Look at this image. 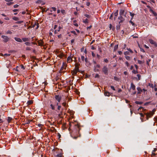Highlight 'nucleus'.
<instances>
[{"instance_id":"obj_29","label":"nucleus","mask_w":157,"mask_h":157,"mask_svg":"<svg viewBox=\"0 0 157 157\" xmlns=\"http://www.w3.org/2000/svg\"><path fill=\"white\" fill-rule=\"evenodd\" d=\"M125 57L126 59L128 60H130L131 59V57H130L128 56H125Z\"/></svg>"},{"instance_id":"obj_7","label":"nucleus","mask_w":157,"mask_h":157,"mask_svg":"<svg viewBox=\"0 0 157 157\" xmlns=\"http://www.w3.org/2000/svg\"><path fill=\"white\" fill-rule=\"evenodd\" d=\"M55 98V99L58 102H60L62 98L61 96H59V95H56Z\"/></svg>"},{"instance_id":"obj_19","label":"nucleus","mask_w":157,"mask_h":157,"mask_svg":"<svg viewBox=\"0 0 157 157\" xmlns=\"http://www.w3.org/2000/svg\"><path fill=\"white\" fill-rule=\"evenodd\" d=\"M104 95L105 96L109 97L110 96V93L107 91H105L104 92Z\"/></svg>"},{"instance_id":"obj_21","label":"nucleus","mask_w":157,"mask_h":157,"mask_svg":"<svg viewBox=\"0 0 157 157\" xmlns=\"http://www.w3.org/2000/svg\"><path fill=\"white\" fill-rule=\"evenodd\" d=\"M137 76L138 78H136V80L137 81H138L141 79V75L140 74H137Z\"/></svg>"},{"instance_id":"obj_2","label":"nucleus","mask_w":157,"mask_h":157,"mask_svg":"<svg viewBox=\"0 0 157 157\" xmlns=\"http://www.w3.org/2000/svg\"><path fill=\"white\" fill-rule=\"evenodd\" d=\"M155 112V110L153 109L151 112H150V113H145L144 114L146 115L147 119L148 120L149 118L151 117L154 114Z\"/></svg>"},{"instance_id":"obj_32","label":"nucleus","mask_w":157,"mask_h":157,"mask_svg":"<svg viewBox=\"0 0 157 157\" xmlns=\"http://www.w3.org/2000/svg\"><path fill=\"white\" fill-rule=\"evenodd\" d=\"M130 15L132 17L131 19V20H132V19H133V17L134 15H135V14L133 13H132L131 12H130Z\"/></svg>"},{"instance_id":"obj_33","label":"nucleus","mask_w":157,"mask_h":157,"mask_svg":"<svg viewBox=\"0 0 157 157\" xmlns=\"http://www.w3.org/2000/svg\"><path fill=\"white\" fill-rule=\"evenodd\" d=\"M25 44L27 46H30L31 45L30 43L28 42H26L25 43Z\"/></svg>"},{"instance_id":"obj_55","label":"nucleus","mask_w":157,"mask_h":157,"mask_svg":"<svg viewBox=\"0 0 157 157\" xmlns=\"http://www.w3.org/2000/svg\"><path fill=\"white\" fill-rule=\"evenodd\" d=\"M26 50H31V48L29 47H27L26 48Z\"/></svg>"},{"instance_id":"obj_51","label":"nucleus","mask_w":157,"mask_h":157,"mask_svg":"<svg viewBox=\"0 0 157 157\" xmlns=\"http://www.w3.org/2000/svg\"><path fill=\"white\" fill-rule=\"evenodd\" d=\"M104 61L106 63H107L108 62V60L107 59H104Z\"/></svg>"},{"instance_id":"obj_38","label":"nucleus","mask_w":157,"mask_h":157,"mask_svg":"<svg viewBox=\"0 0 157 157\" xmlns=\"http://www.w3.org/2000/svg\"><path fill=\"white\" fill-rule=\"evenodd\" d=\"M84 16L86 17H87L88 18H89L90 17V16L89 15H88V14H84Z\"/></svg>"},{"instance_id":"obj_62","label":"nucleus","mask_w":157,"mask_h":157,"mask_svg":"<svg viewBox=\"0 0 157 157\" xmlns=\"http://www.w3.org/2000/svg\"><path fill=\"white\" fill-rule=\"evenodd\" d=\"M62 105H63V106H65V107H66V103L65 102H63V103H62Z\"/></svg>"},{"instance_id":"obj_50","label":"nucleus","mask_w":157,"mask_h":157,"mask_svg":"<svg viewBox=\"0 0 157 157\" xmlns=\"http://www.w3.org/2000/svg\"><path fill=\"white\" fill-rule=\"evenodd\" d=\"M19 5L17 4H15L13 6V7L14 8H16L18 7Z\"/></svg>"},{"instance_id":"obj_16","label":"nucleus","mask_w":157,"mask_h":157,"mask_svg":"<svg viewBox=\"0 0 157 157\" xmlns=\"http://www.w3.org/2000/svg\"><path fill=\"white\" fill-rule=\"evenodd\" d=\"M14 39L16 41L18 42H20V43H21L22 42V40L19 38L15 37Z\"/></svg>"},{"instance_id":"obj_37","label":"nucleus","mask_w":157,"mask_h":157,"mask_svg":"<svg viewBox=\"0 0 157 157\" xmlns=\"http://www.w3.org/2000/svg\"><path fill=\"white\" fill-rule=\"evenodd\" d=\"M13 2H9L7 3V5L8 6H10L11 5L13 4Z\"/></svg>"},{"instance_id":"obj_43","label":"nucleus","mask_w":157,"mask_h":157,"mask_svg":"<svg viewBox=\"0 0 157 157\" xmlns=\"http://www.w3.org/2000/svg\"><path fill=\"white\" fill-rule=\"evenodd\" d=\"M71 33H73L74 35H76L77 34L76 32L75 31H71Z\"/></svg>"},{"instance_id":"obj_15","label":"nucleus","mask_w":157,"mask_h":157,"mask_svg":"<svg viewBox=\"0 0 157 157\" xmlns=\"http://www.w3.org/2000/svg\"><path fill=\"white\" fill-rule=\"evenodd\" d=\"M125 11L124 10L121 9L120 10L119 14L120 16H122L124 13Z\"/></svg>"},{"instance_id":"obj_12","label":"nucleus","mask_w":157,"mask_h":157,"mask_svg":"<svg viewBox=\"0 0 157 157\" xmlns=\"http://www.w3.org/2000/svg\"><path fill=\"white\" fill-rule=\"evenodd\" d=\"M137 89L138 91L137 93V94H140L143 92V90L140 87H137Z\"/></svg>"},{"instance_id":"obj_28","label":"nucleus","mask_w":157,"mask_h":157,"mask_svg":"<svg viewBox=\"0 0 157 157\" xmlns=\"http://www.w3.org/2000/svg\"><path fill=\"white\" fill-rule=\"evenodd\" d=\"M83 22L84 23H85V24H87V23H88L89 22H88V20L87 19H86L85 20H83Z\"/></svg>"},{"instance_id":"obj_41","label":"nucleus","mask_w":157,"mask_h":157,"mask_svg":"<svg viewBox=\"0 0 157 157\" xmlns=\"http://www.w3.org/2000/svg\"><path fill=\"white\" fill-rule=\"evenodd\" d=\"M140 51L143 52H145V51L142 48L140 47Z\"/></svg>"},{"instance_id":"obj_44","label":"nucleus","mask_w":157,"mask_h":157,"mask_svg":"<svg viewBox=\"0 0 157 157\" xmlns=\"http://www.w3.org/2000/svg\"><path fill=\"white\" fill-rule=\"evenodd\" d=\"M61 106L60 105H58V107H57V110H60V109L61 108Z\"/></svg>"},{"instance_id":"obj_25","label":"nucleus","mask_w":157,"mask_h":157,"mask_svg":"<svg viewBox=\"0 0 157 157\" xmlns=\"http://www.w3.org/2000/svg\"><path fill=\"white\" fill-rule=\"evenodd\" d=\"M118 44L115 45V46L114 47V51H116L118 49Z\"/></svg>"},{"instance_id":"obj_57","label":"nucleus","mask_w":157,"mask_h":157,"mask_svg":"<svg viewBox=\"0 0 157 157\" xmlns=\"http://www.w3.org/2000/svg\"><path fill=\"white\" fill-rule=\"evenodd\" d=\"M99 75L98 74H96L95 76V78H99Z\"/></svg>"},{"instance_id":"obj_10","label":"nucleus","mask_w":157,"mask_h":157,"mask_svg":"<svg viewBox=\"0 0 157 157\" xmlns=\"http://www.w3.org/2000/svg\"><path fill=\"white\" fill-rule=\"evenodd\" d=\"M71 73L73 75H76L77 72L80 71L79 70V69H73V70H71Z\"/></svg>"},{"instance_id":"obj_6","label":"nucleus","mask_w":157,"mask_h":157,"mask_svg":"<svg viewBox=\"0 0 157 157\" xmlns=\"http://www.w3.org/2000/svg\"><path fill=\"white\" fill-rule=\"evenodd\" d=\"M59 105V103L58 102L56 103V105H54L52 104H51L50 105V107L52 109V110H55L57 111V110L56 109V106H58Z\"/></svg>"},{"instance_id":"obj_40","label":"nucleus","mask_w":157,"mask_h":157,"mask_svg":"<svg viewBox=\"0 0 157 157\" xmlns=\"http://www.w3.org/2000/svg\"><path fill=\"white\" fill-rule=\"evenodd\" d=\"M116 29L117 30H119L120 29V27L117 25L116 26Z\"/></svg>"},{"instance_id":"obj_20","label":"nucleus","mask_w":157,"mask_h":157,"mask_svg":"<svg viewBox=\"0 0 157 157\" xmlns=\"http://www.w3.org/2000/svg\"><path fill=\"white\" fill-rule=\"evenodd\" d=\"M22 39L24 42L29 41V39L28 38H23Z\"/></svg>"},{"instance_id":"obj_5","label":"nucleus","mask_w":157,"mask_h":157,"mask_svg":"<svg viewBox=\"0 0 157 157\" xmlns=\"http://www.w3.org/2000/svg\"><path fill=\"white\" fill-rule=\"evenodd\" d=\"M74 57V55L71 54L69 56H68L67 59V62L68 63H70L72 61H73V59H72V58Z\"/></svg>"},{"instance_id":"obj_60","label":"nucleus","mask_w":157,"mask_h":157,"mask_svg":"<svg viewBox=\"0 0 157 157\" xmlns=\"http://www.w3.org/2000/svg\"><path fill=\"white\" fill-rule=\"evenodd\" d=\"M12 67V66H11L9 64L8 65V66H7V68H11Z\"/></svg>"},{"instance_id":"obj_46","label":"nucleus","mask_w":157,"mask_h":157,"mask_svg":"<svg viewBox=\"0 0 157 157\" xmlns=\"http://www.w3.org/2000/svg\"><path fill=\"white\" fill-rule=\"evenodd\" d=\"M97 56L98 60H99V59L101 57V56L98 54L97 55Z\"/></svg>"},{"instance_id":"obj_64","label":"nucleus","mask_w":157,"mask_h":157,"mask_svg":"<svg viewBox=\"0 0 157 157\" xmlns=\"http://www.w3.org/2000/svg\"><path fill=\"white\" fill-rule=\"evenodd\" d=\"M21 69H24V66L23 65H21L20 66Z\"/></svg>"},{"instance_id":"obj_53","label":"nucleus","mask_w":157,"mask_h":157,"mask_svg":"<svg viewBox=\"0 0 157 157\" xmlns=\"http://www.w3.org/2000/svg\"><path fill=\"white\" fill-rule=\"evenodd\" d=\"M51 8L54 11H56V9L55 7H52Z\"/></svg>"},{"instance_id":"obj_17","label":"nucleus","mask_w":157,"mask_h":157,"mask_svg":"<svg viewBox=\"0 0 157 157\" xmlns=\"http://www.w3.org/2000/svg\"><path fill=\"white\" fill-rule=\"evenodd\" d=\"M38 43L39 45L42 46L43 45L44 42L42 40H40V41H39L38 42Z\"/></svg>"},{"instance_id":"obj_14","label":"nucleus","mask_w":157,"mask_h":157,"mask_svg":"<svg viewBox=\"0 0 157 157\" xmlns=\"http://www.w3.org/2000/svg\"><path fill=\"white\" fill-rule=\"evenodd\" d=\"M130 89H132L134 90H135L136 86L132 82L131 83Z\"/></svg>"},{"instance_id":"obj_13","label":"nucleus","mask_w":157,"mask_h":157,"mask_svg":"<svg viewBox=\"0 0 157 157\" xmlns=\"http://www.w3.org/2000/svg\"><path fill=\"white\" fill-rule=\"evenodd\" d=\"M118 10H117L115 12L113 13L114 15V20H115L117 16L118 15Z\"/></svg>"},{"instance_id":"obj_9","label":"nucleus","mask_w":157,"mask_h":157,"mask_svg":"<svg viewBox=\"0 0 157 157\" xmlns=\"http://www.w3.org/2000/svg\"><path fill=\"white\" fill-rule=\"evenodd\" d=\"M149 41L151 44L154 45L155 47H157V44L156 42L152 39L149 40Z\"/></svg>"},{"instance_id":"obj_11","label":"nucleus","mask_w":157,"mask_h":157,"mask_svg":"<svg viewBox=\"0 0 157 157\" xmlns=\"http://www.w3.org/2000/svg\"><path fill=\"white\" fill-rule=\"evenodd\" d=\"M118 20H120V21H119V23H123L125 20L124 18L122 16H119L118 17Z\"/></svg>"},{"instance_id":"obj_54","label":"nucleus","mask_w":157,"mask_h":157,"mask_svg":"<svg viewBox=\"0 0 157 157\" xmlns=\"http://www.w3.org/2000/svg\"><path fill=\"white\" fill-rule=\"evenodd\" d=\"M36 25L37 26V27H36V29H37L39 27V24L38 23H37L36 24Z\"/></svg>"},{"instance_id":"obj_8","label":"nucleus","mask_w":157,"mask_h":157,"mask_svg":"<svg viewBox=\"0 0 157 157\" xmlns=\"http://www.w3.org/2000/svg\"><path fill=\"white\" fill-rule=\"evenodd\" d=\"M63 154L62 150L60 149V151L56 155V157H64Z\"/></svg>"},{"instance_id":"obj_36","label":"nucleus","mask_w":157,"mask_h":157,"mask_svg":"<svg viewBox=\"0 0 157 157\" xmlns=\"http://www.w3.org/2000/svg\"><path fill=\"white\" fill-rule=\"evenodd\" d=\"M127 49L130 52H131L132 53H133V52L132 51V50L130 48H127Z\"/></svg>"},{"instance_id":"obj_1","label":"nucleus","mask_w":157,"mask_h":157,"mask_svg":"<svg viewBox=\"0 0 157 157\" xmlns=\"http://www.w3.org/2000/svg\"><path fill=\"white\" fill-rule=\"evenodd\" d=\"M63 69H60L59 71V70H56L55 71V73H54L53 74L54 75H55V78L53 79V82H55V81L57 82L58 81L59 78V76L61 75V73L62 71V70ZM53 71L54 72L55 71L54 70ZM53 75V74H52V75Z\"/></svg>"},{"instance_id":"obj_26","label":"nucleus","mask_w":157,"mask_h":157,"mask_svg":"<svg viewBox=\"0 0 157 157\" xmlns=\"http://www.w3.org/2000/svg\"><path fill=\"white\" fill-rule=\"evenodd\" d=\"M12 120V118L10 117H8L7 119V121L8 123L10 122Z\"/></svg>"},{"instance_id":"obj_30","label":"nucleus","mask_w":157,"mask_h":157,"mask_svg":"<svg viewBox=\"0 0 157 157\" xmlns=\"http://www.w3.org/2000/svg\"><path fill=\"white\" fill-rule=\"evenodd\" d=\"M137 69H136V70H135V69H133V70L132 71V73L135 74L138 73V71H137Z\"/></svg>"},{"instance_id":"obj_18","label":"nucleus","mask_w":157,"mask_h":157,"mask_svg":"<svg viewBox=\"0 0 157 157\" xmlns=\"http://www.w3.org/2000/svg\"><path fill=\"white\" fill-rule=\"evenodd\" d=\"M149 11L150 12L152 13H153V14L154 15V16H156L157 15V13L155 12L152 9H150Z\"/></svg>"},{"instance_id":"obj_35","label":"nucleus","mask_w":157,"mask_h":157,"mask_svg":"<svg viewBox=\"0 0 157 157\" xmlns=\"http://www.w3.org/2000/svg\"><path fill=\"white\" fill-rule=\"evenodd\" d=\"M23 21H17L15 22V23L16 24H21V23H23Z\"/></svg>"},{"instance_id":"obj_22","label":"nucleus","mask_w":157,"mask_h":157,"mask_svg":"<svg viewBox=\"0 0 157 157\" xmlns=\"http://www.w3.org/2000/svg\"><path fill=\"white\" fill-rule=\"evenodd\" d=\"M129 22L131 23V24L132 25L134 26V27H136L137 26L134 23H133L132 21V20L131 19L129 21Z\"/></svg>"},{"instance_id":"obj_23","label":"nucleus","mask_w":157,"mask_h":157,"mask_svg":"<svg viewBox=\"0 0 157 157\" xmlns=\"http://www.w3.org/2000/svg\"><path fill=\"white\" fill-rule=\"evenodd\" d=\"M33 103V101L29 100L28 101L27 103L28 105H30Z\"/></svg>"},{"instance_id":"obj_24","label":"nucleus","mask_w":157,"mask_h":157,"mask_svg":"<svg viewBox=\"0 0 157 157\" xmlns=\"http://www.w3.org/2000/svg\"><path fill=\"white\" fill-rule=\"evenodd\" d=\"M135 103L138 105H141L143 103V102L142 101H136L135 102Z\"/></svg>"},{"instance_id":"obj_61","label":"nucleus","mask_w":157,"mask_h":157,"mask_svg":"<svg viewBox=\"0 0 157 157\" xmlns=\"http://www.w3.org/2000/svg\"><path fill=\"white\" fill-rule=\"evenodd\" d=\"M85 62L86 63H87L88 62V59L87 58H85Z\"/></svg>"},{"instance_id":"obj_59","label":"nucleus","mask_w":157,"mask_h":157,"mask_svg":"<svg viewBox=\"0 0 157 157\" xmlns=\"http://www.w3.org/2000/svg\"><path fill=\"white\" fill-rule=\"evenodd\" d=\"M40 128H41L42 127V125L41 124H38L37 125Z\"/></svg>"},{"instance_id":"obj_48","label":"nucleus","mask_w":157,"mask_h":157,"mask_svg":"<svg viewBox=\"0 0 157 157\" xmlns=\"http://www.w3.org/2000/svg\"><path fill=\"white\" fill-rule=\"evenodd\" d=\"M30 121L29 120H27L26 121L25 124H29L30 123Z\"/></svg>"},{"instance_id":"obj_56","label":"nucleus","mask_w":157,"mask_h":157,"mask_svg":"<svg viewBox=\"0 0 157 157\" xmlns=\"http://www.w3.org/2000/svg\"><path fill=\"white\" fill-rule=\"evenodd\" d=\"M149 86L152 88H153L155 86V85H154L153 84H151V85H149Z\"/></svg>"},{"instance_id":"obj_49","label":"nucleus","mask_w":157,"mask_h":157,"mask_svg":"<svg viewBox=\"0 0 157 157\" xmlns=\"http://www.w3.org/2000/svg\"><path fill=\"white\" fill-rule=\"evenodd\" d=\"M114 79L116 81H118V78L116 76H115L114 77Z\"/></svg>"},{"instance_id":"obj_52","label":"nucleus","mask_w":157,"mask_h":157,"mask_svg":"<svg viewBox=\"0 0 157 157\" xmlns=\"http://www.w3.org/2000/svg\"><path fill=\"white\" fill-rule=\"evenodd\" d=\"M138 63L140 64H142L143 63L142 61L140 60H138Z\"/></svg>"},{"instance_id":"obj_3","label":"nucleus","mask_w":157,"mask_h":157,"mask_svg":"<svg viewBox=\"0 0 157 157\" xmlns=\"http://www.w3.org/2000/svg\"><path fill=\"white\" fill-rule=\"evenodd\" d=\"M80 130V128L78 124L75 125L74 130L75 131L76 133H79Z\"/></svg>"},{"instance_id":"obj_4","label":"nucleus","mask_w":157,"mask_h":157,"mask_svg":"<svg viewBox=\"0 0 157 157\" xmlns=\"http://www.w3.org/2000/svg\"><path fill=\"white\" fill-rule=\"evenodd\" d=\"M2 38L3 39V42L5 43L9 41L10 40V38L6 36L2 35Z\"/></svg>"},{"instance_id":"obj_58","label":"nucleus","mask_w":157,"mask_h":157,"mask_svg":"<svg viewBox=\"0 0 157 157\" xmlns=\"http://www.w3.org/2000/svg\"><path fill=\"white\" fill-rule=\"evenodd\" d=\"M90 5V3L89 2H87L86 3V5L87 6H89Z\"/></svg>"},{"instance_id":"obj_45","label":"nucleus","mask_w":157,"mask_h":157,"mask_svg":"<svg viewBox=\"0 0 157 157\" xmlns=\"http://www.w3.org/2000/svg\"><path fill=\"white\" fill-rule=\"evenodd\" d=\"M92 56L94 57L95 56V54L93 52H92Z\"/></svg>"},{"instance_id":"obj_34","label":"nucleus","mask_w":157,"mask_h":157,"mask_svg":"<svg viewBox=\"0 0 157 157\" xmlns=\"http://www.w3.org/2000/svg\"><path fill=\"white\" fill-rule=\"evenodd\" d=\"M12 19L15 21H17L19 20L18 18L16 17H13Z\"/></svg>"},{"instance_id":"obj_63","label":"nucleus","mask_w":157,"mask_h":157,"mask_svg":"<svg viewBox=\"0 0 157 157\" xmlns=\"http://www.w3.org/2000/svg\"><path fill=\"white\" fill-rule=\"evenodd\" d=\"M74 41H75V39H72L71 40V45L72 44V43H73L74 42Z\"/></svg>"},{"instance_id":"obj_31","label":"nucleus","mask_w":157,"mask_h":157,"mask_svg":"<svg viewBox=\"0 0 157 157\" xmlns=\"http://www.w3.org/2000/svg\"><path fill=\"white\" fill-rule=\"evenodd\" d=\"M124 54L125 56H127V55H128L129 54V52L128 51H126L124 52Z\"/></svg>"},{"instance_id":"obj_39","label":"nucleus","mask_w":157,"mask_h":157,"mask_svg":"<svg viewBox=\"0 0 157 157\" xmlns=\"http://www.w3.org/2000/svg\"><path fill=\"white\" fill-rule=\"evenodd\" d=\"M113 13L112 14H111L110 17H109V19H113Z\"/></svg>"},{"instance_id":"obj_27","label":"nucleus","mask_w":157,"mask_h":157,"mask_svg":"<svg viewBox=\"0 0 157 157\" xmlns=\"http://www.w3.org/2000/svg\"><path fill=\"white\" fill-rule=\"evenodd\" d=\"M103 71L105 74L107 75L108 74V69H103Z\"/></svg>"},{"instance_id":"obj_47","label":"nucleus","mask_w":157,"mask_h":157,"mask_svg":"<svg viewBox=\"0 0 157 157\" xmlns=\"http://www.w3.org/2000/svg\"><path fill=\"white\" fill-rule=\"evenodd\" d=\"M110 87H111V89H112L113 90H115V89L114 88V87L113 86H110Z\"/></svg>"},{"instance_id":"obj_42","label":"nucleus","mask_w":157,"mask_h":157,"mask_svg":"<svg viewBox=\"0 0 157 157\" xmlns=\"http://www.w3.org/2000/svg\"><path fill=\"white\" fill-rule=\"evenodd\" d=\"M81 59L82 60V61H84V60L85 59V57H84V56H81Z\"/></svg>"}]
</instances>
